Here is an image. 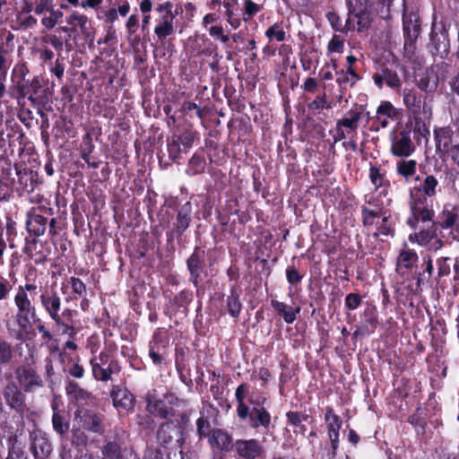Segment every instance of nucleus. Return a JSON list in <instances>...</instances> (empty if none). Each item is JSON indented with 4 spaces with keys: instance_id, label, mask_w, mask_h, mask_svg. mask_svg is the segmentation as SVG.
<instances>
[{
    "instance_id": "nucleus-1",
    "label": "nucleus",
    "mask_w": 459,
    "mask_h": 459,
    "mask_svg": "<svg viewBox=\"0 0 459 459\" xmlns=\"http://www.w3.org/2000/svg\"><path fill=\"white\" fill-rule=\"evenodd\" d=\"M410 209L411 216L408 218L407 224L417 229L418 224L422 223V227L414 236H410V240L413 238L420 246L428 245L431 240L436 239L438 244L437 247L443 246V242L437 238L435 233V212L433 209V200H426V198L410 197Z\"/></svg>"
},
{
    "instance_id": "nucleus-2",
    "label": "nucleus",
    "mask_w": 459,
    "mask_h": 459,
    "mask_svg": "<svg viewBox=\"0 0 459 459\" xmlns=\"http://www.w3.org/2000/svg\"><path fill=\"white\" fill-rule=\"evenodd\" d=\"M448 27L445 22H432L431 31L429 33V43L428 48L429 52L440 58H445L450 52V39L448 35Z\"/></svg>"
},
{
    "instance_id": "nucleus-3",
    "label": "nucleus",
    "mask_w": 459,
    "mask_h": 459,
    "mask_svg": "<svg viewBox=\"0 0 459 459\" xmlns=\"http://www.w3.org/2000/svg\"><path fill=\"white\" fill-rule=\"evenodd\" d=\"M17 385L25 393H32L43 386V380L31 364H24L14 370Z\"/></svg>"
},
{
    "instance_id": "nucleus-4",
    "label": "nucleus",
    "mask_w": 459,
    "mask_h": 459,
    "mask_svg": "<svg viewBox=\"0 0 459 459\" xmlns=\"http://www.w3.org/2000/svg\"><path fill=\"white\" fill-rule=\"evenodd\" d=\"M421 21L418 14L411 13L403 14V27L404 37V50L408 55H413L415 43L421 31Z\"/></svg>"
},
{
    "instance_id": "nucleus-5",
    "label": "nucleus",
    "mask_w": 459,
    "mask_h": 459,
    "mask_svg": "<svg viewBox=\"0 0 459 459\" xmlns=\"http://www.w3.org/2000/svg\"><path fill=\"white\" fill-rule=\"evenodd\" d=\"M41 83L38 76H34L31 80L27 79L21 82H15L11 87V95L14 99L20 100L21 99L28 98V100L34 105L43 102L37 96L39 91L41 89Z\"/></svg>"
},
{
    "instance_id": "nucleus-6",
    "label": "nucleus",
    "mask_w": 459,
    "mask_h": 459,
    "mask_svg": "<svg viewBox=\"0 0 459 459\" xmlns=\"http://www.w3.org/2000/svg\"><path fill=\"white\" fill-rule=\"evenodd\" d=\"M22 391L13 381L9 382L3 390V395L7 405L21 416L29 412V408L25 403V394Z\"/></svg>"
},
{
    "instance_id": "nucleus-7",
    "label": "nucleus",
    "mask_w": 459,
    "mask_h": 459,
    "mask_svg": "<svg viewBox=\"0 0 459 459\" xmlns=\"http://www.w3.org/2000/svg\"><path fill=\"white\" fill-rule=\"evenodd\" d=\"M92 374L97 380L108 381L113 374H118L120 367L118 363L108 355L100 354V357L91 359Z\"/></svg>"
},
{
    "instance_id": "nucleus-8",
    "label": "nucleus",
    "mask_w": 459,
    "mask_h": 459,
    "mask_svg": "<svg viewBox=\"0 0 459 459\" xmlns=\"http://www.w3.org/2000/svg\"><path fill=\"white\" fill-rule=\"evenodd\" d=\"M435 233L437 234V227L442 229H452L455 230L456 235L453 234V239L459 238V207L454 204H446L443 211L437 217V221H435Z\"/></svg>"
},
{
    "instance_id": "nucleus-9",
    "label": "nucleus",
    "mask_w": 459,
    "mask_h": 459,
    "mask_svg": "<svg viewBox=\"0 0 459 459\" xmlns=\"http://www.w3.org/2000/svg\"><path fill=\"white\" fill-rule=\"evenodd\" d=\"M234 451L241 459H257L264 454L263 445L255 438L236 440Z\"/></svg>"
},
{
    "instance_id": "nucleus-10",
    "label": "nucleus",
    "mask_w": 459,
    "mask_h": 459,
    "mask_svg": "<svg viewBox=\"0 0 459 459\" xmlns=\"http://www.w3.org/2000/svg\"><path fill=\"white\" fill-rule=\"evenodd\" d=\"M205 265V251L199 247H195L194 252L186 260L187 270L190 273L189 281L198 287L201 281V273Z\"/></svg>"
},
{
    "instance_id": "nucleus-11",
    "label": "nucleus",
    "mask_w": 459,
    "mask_h": 459,
    "mask_svg": "<svg viewBox=\"0 0 459 459\" xmlns=\"http://www.w3.org/2000/svg\"><path fill=\"white\" fill-rule=\"evenodd\" d=\"M247 415L241 419L247 420L251 429H258L260 428L268 430L272 425V417L270 412L264 408L247 407Z\"/></svg>"
},
{
    "instance_id": "nucleus-12",
    "label": "nucleus",
    "mask_w": 459,
    "mask_h": 459,
    "mask_svg": "<svg viewBox=\"0 0 459 459\" xmlns=\"http://www.w3.org/2000/svg\"><path fill=\"white\" fill-rule=\"evenodd\" d=\"M75 426L92 432H100L103 429L101 417L94 411L88 410L77 411L74 427Z\"/></svg>"
},
{
    "instance_id": "nucleus-13",
    "label": "nucleus",
    "mask_w": 459,
    "mask_h": 459,
    "mask_svg": "<svg viewBox=\"0 0 459 459\" xmlns=\"http://www.w3.org/2000/svg\"><path fill=\"white\" fill-rule=\"evenodd\" d=\"M391 153L399 158L409 157L414 151L415 146L410 134L406 131L400 132L399 134L392 138Z\"/></svg>"
},
{
    "instance_id": "nucleus-14",
    "label": "nucleus",
    "mask_w": 459,
    "mask_h": 459,
    "mask_svg": "<svg viewBox=\"0 0 459 459\" xmlns=\"http://www.w3.org/2000/svg\"><path fill=\"white\" fill-rule=\"evenodd\" d=\"M355 19L356 24L358 26L357 30L359 32L368 30L372 21L370 17L369 9H351V11H349L348 18L346 20L344 26L345 30H354L356 29V25L354 22Z\"/></svg>"
},
{
    "instance_id": "nucleus-15",
    "label": "nucleus",
    "mask_w": 459,
    "mask_h": 459,
    "mask_svg": "<svg viewBox=\"0 0 459 459\" xmlns=\"http://www.w3.org/2000/svg\"><path fill=\"white\" fill-rule=\"evenodd\" d=\"M372 78L379 89L383 88L384 83L393 90H398L402 86V81L397 73L385 65H381Z\"/></svg>"
},
{
    "instance_id": "nucleus-16",
    "label": "nucleus",
    "mask_w": 459,
    "mask_h": 459,
    "mask_svg": "<svg viewBox=\"0 0 459 459\" xmlns=\"http://www.w3.org/2000/svg\"><path fill=\"white\" fill-rule=\"evenodd\" d=\"M438 180L434 175H427L422 183L410 191V197L433 200L437 195Z\"/></svg>"
},
{
    "instance_id": "nucleus-17",
    "label": "nucleus",
    "mask_w": 459,
    "mask_h": 459,
    "mask_svg": "<svg viewBox=\"0 0 459 459\" xmlns=\"http://www.w3.org/2000/svg\"><path fill=\"white\" fill-rule=\"evenodd\" d=\"M325 420L327 425L328 437L331 441L333 454L334 455L339 446V430L342 427V420L340 417L333 412L332 408H326Z\"/></svg>"
},
{
    "instance_id": "nucleus-18",
    "label": "nucleus",
    "mask_w": 459,
    "mask_h": 459,
    "mask_svg": "<svg viewBox=\"0 0 459 459\" xmlns=\"http://www.w3.org/2000/svg\"><path fill=\"white\" fill-rule=\"evenodd\" d=\"M7 326L18 339L30 338L34 333L30 317H11L7 321Z\"/></svg>"
},
{
    "instance_id": "nucleus-19",
    "label": "nucleus",
    "mask_w": 459,
    "mask_h": 459,
    "mask_svg": "<svg viewBox=\"0 0 459 459\" xmlns=\"http://www.w3.org/2000/svg\"><path fill=\"white\" fill-rule=\"evenodd\" d=\"M30 451L34 459H48L52 452V445L45 435L35 433L31 437Z\"/></svg>"
},
{
    "instance_id": "nucleus-20",
    "label": "nucleus",
    "mask_w": 459,
    "mask_h": 459,
    "mask_svg": "<svg viewBox=\"0 0 459 459\" xmlns=\"http://www.w3.org/2000/svg\"><path fill=\"white\" fill-rule=\"evenodd\" d=\"M212 447L221 452H230L234 450L235 442L233 437L222 429H212L209 437Z\"/></svg>"
},
{
    "instance_id": "nucleus-21",
    "label": "nucleus",
    "mask_w": 459,
    "mask_h": 459,
    "mask_svg": "<svg viewBox=\"0 0 459 459\" xmlns=\"http://www.w3.org/2000/svg\"><path fill=\"white\" fill-rule=\"evenodd\" d=\"M192 205L189 202L180 207L177 213L176 222L172 233L180 237L189 227L191 222Z\"/></svg>"
},
{
    "instance_id": "nucleus-22",
    "label": "nucleus",
    "mask_w": 459,
    "mask_h": 459,
    "mask_svg": "<svg viewBox=\"0 0 459 459\" xmlns=\"http://www.w3.org/2000/svg\"><path fill=\"white\" fill-rule=\"evenodd\" d=\"M403 97L404 105L410 112L414 116L420 115L423 103L422 95L415 89H404Z\"/></svg>"
},
{
    "instance_id": "nucleus-23",
    "label": "nucleus",
    "mask_w": 459,
    "mask_h": 459,
    "mask_svg": "<svg viewBox=\"0 0 459 459\" xmlns=\"http://www.w3.org/2000/svg\"><path fill=\"white\" fill-rule=\"evenodd\" d=\"M147 410L151 414L161 419H168L173 414L172 408L167 404L165 400L151 396L147 398Z\"/></svg>"
},
{
    "instance_id": "nucleus-24",
    "label": "nucleus",
    "mask_w": 459,
    "mask_h": 459,
    "mask_svg": "<svg viewBox=\"0 0 459 459\" xmlns=\"http://www.w3.org/2000/svg\"><path fill=\"white\" fill-rule=\"evenodd\" d=\"M26 221V229L29 233L35 237L44 235L47 230L48 219L40 214L28 213Z\"/></svg>"
},
{
    "instance_id": "nucleus-25",
    "label": "nucleus",
    "mask_w": 459,
    "mask_h": 459,
    "mask_svg": "<svg viewBox=\"0 0 459 459\" xmlns=\"http://www.w3.org/2000/svg\"><path fill=\"white\" fill-rule=\"evenodd\" d=\"M434 134L437 152H447L452 143V129L448 126L437 128Z\"/></svg>"
},
{
    "instance_id": "nucleus-26",
    "label": "nucleus",
    "mask_w": 459,
    "mask_h": 459,
    "mask_svg": "<svg viewBox=\"0 0 459 459\" xmlns=\"http://www.w3.org/2000/svg\"><path fill=\"white\" fill-rule=\"evenodd\" d=\"M112 399L116 407H120L126 411L134 408V397L127 390L119 389L113 391Z\"/></svg>"
},
{
    "instance_id": "nucleus-27",
    "label": "nucleus",
    "mask_w": 459,
    "mask_h": 459,
    "mask_svg": "<svg viewBox=\"0 0 459 459\" xmlns=\"http://www.w3.org/2000/svg\"><path fill=\"white\" fill-rule=\"evenodd\" d=\"M169 340L166 332L158 331L153 334L149 349L168 355Z\"/></svg>"
},
{
    "instance_id": "nucleus-28",
    "label": "nucleus",
    "mask_w": 459,
    "mask_h": 459,
    "mask_svg": "<svg viewBox=\"0 0 459 459\" xmlns=\"http://www.w3.org/2000/svg\"><path fill=\"white\" fill-rule=\"evenodd\" d=\"M241 292L242 290L240 287L237 285L231 286L230 294L227 299L228 312L230 314V316H237L241 310L242 305L239 300Z\"/></svg>"
},
{
    "instance_id": "nucleus-29",
    "label": "nucleus",
    "mask_w": 459,
    "mask_h": 459,
    "mask_svg": "<svg viewBox=\"0 0 459 459\" xmlns=\"http://www.w3.org/2000/svg\"><path fill=\"white\" fill-rule=\"evenodd\" d=\"M174 18L173 14H165L162 16V21L155 27L154 32L160 40L165 39L174 32Z\"/></svg>"
},
{
    "instance_id": "nucleus-30",
    "label": "nucleus",
    "mask_w": 459,
    "mask_h": 459,
    "mask_svg": "<svg viewBox=\"0 0 459 459\" xmlns=\"http://www.w3.org/2000/svg\"><path fill=\"white\" fill-rule=\"evenodd\" d=\"M437 264L438 267V278L448 276L451 273V267L453 266L455 273L454 279L455 281L459 279V264L457 263H453V260L451 258L441 257L437 259Z\"/></svg>"
},
{
    "instance_id": "nucleus-31",
    "label": "nucleus",
    "mask_w": 459,
    "mask_h": 459,
    "mask_svg": "<svg viewBox=\"0 0 459 459\" xmlns=\"http://www.w3.org/2000/svg\"><path fill=\"white\" fill-rule=\"evenodd\" d=\"M248 387L246 384L239 385L235 392V397L238 402L237 415L239 419H244L247 414V405L245 403V398L247 394Z\"/></svg>"
},
{
    "instance_id": "nucleus-32",
    "label": "nucleus",
    "mask_w": 459,
    "mask_h": 459,
    "mask_svg": "<svg viewBox=\"0 0 459 459\" xmlns=\"http://www.w3.org/2000/svg\"><path fill=\"white\" fill-rule=\"evenodd\" d=\"M206 161L204 156L195 153L188 161L186 174L195 176L204 172Z\"/></svg>"
},
{
    "instance_id": "nucleus-33",
    "label": "nucleus",
    "mask_w": 459,
    "mask_h": 459,
    "mask_svg": "<svg viewBox=\"0 0 459 459\" xmlns=\"http://www.w3.org/2000/svg\"><path fill=\"white\" fill-rule=\"evenodd\" d=\"M196 132L190 129H184L180 134H174L171 137L176 140L183 147L185 153L193 146L196 137Z\"/></svg>"
},
{
    "instance_id": "nucleus-34",
    "label": "nucleus",
    "mask_w": 459,
    "mask_h": 459,
    "mask_svg": "<svg viewBox=\"0 0 459 459\" xmlns=\"http://www.w3.org/2000/svg\"><path fill=\"white\" fill-rule=\"evenodd\" d=\"M360 118H361L360 111L350 110L346 114L345 117L337 121L336 127L339 128V127L344 126V127L350 128L351 130L355 131L359 127V121L360 120Z\"/></svg>"
},
{
    "instance_id": "nucleus-35",
    "label": "nucleus",
    "mask_w": 459,
    "mask_h": 459,
    "mask_svg": "<svg viewBox=\"0 0 459 459\" xmlns=\"http://www.w3.org/2000/svg\"><path fill=\"white\" fill-rule=\"evenodd\" d=\"M52 409L54 411L52 416L53 429L58 434L64 435L68 431L69 423L65 420V417L59 411H56V403H52Z\"/></svg>"
},
{
    "instance_id": "nucleus-36",
    "label": "nucleus",
    "mask_w": 459,
    "mask_h": 459,
    "mask_svg": "<svg viewBox=\"0 0 459 459\" xmlns=\"http://www.w3.org/2000/svg\"><path fill=\"white\" fill-rule=\"evenodd\" d=\"M41 299L44 307L50 314V316H56L60 308V299L56 293L47 292L41 295Z\"/></svg>"
},
{
    "instance_id": "nucleus-37",
    "label": "nucleus",
    "mask_w": 459,
    "mask_h": 459,
    "mask_svg": "<svg viewBox=\"0 0 459 459\" xmlns=\"http://www.w3.org/2000/svg\"><path fill=\"white\" fill-rule=\"evenodd\" d=\"M74 22L77 23L78 28H80L82 34L85 39L90 38L91 30L88 25V18L85 15L78 14L77 13H74L67 18V23L73 25Z\"/></svg>"
},
{
    "instance_id": "nucleus-38",
    "label": "nucleus",
    "mask_w": 459,
    "mask_h": 459,
    "mask_svg": "<svg viewBox=\"0 0 459 459\" xmlns=\"http://www.w3.org/2000/svg\"><path fill=\"white\" fill-rule=\"evenodd\" d=\"M417 162L413 160H403L397 162V173L406 179L416 172Z\"/></svg>"
},
{
    "instance_id": "nucleus-39",
    "label": "nucleus",
    "mask_w": 459,
    "mask_h": 459,
    "mask_svg": "<svg viewBox=\"0 0 459 459\" xmlns=\"http://www.w3.org/2000/svg\"><path fill=\"white\" fill-rule=\"evenodd\" d=\"M175 427L176 426L173 421H167L160 426L157 432V437L161 444L166 445L172 440L173 437L170 433L174 430Z\"/></svg>"
},
{
    "instance_id": "nucleus-40",
    "label": "nucleus",
    "mask_w": 459,
    "mask_h": 459,
    "mask_svg": "<svg viewBox=\"0 0 459 459\" xmlns=\"http://www.w3.org/2000/svg\"><path fill=\"white\" fill-rule=\"evenodd\" d=\"M2 437L6 440L8 452L14 449L23 448L18 442V437L15 430L12 427H6L4 429Z\"/></svg>"
},
{
    "instance_id": "nucleus-41",
    "label": "nucleus",
    "mask_w": 459,
    "mask_h": 459,
    "mask_svg": "<svg viewBox=\"0 0 459 459\" xmlns=\"http://www.w3.org/2000/svg\"><path fill=\"white\" fill-rule=\"evenodd\" d=\"M272 306L279 316H296L300 312V307L299 306L291 307L287 303L277 300H272Z\"/></svg>"
},
{
    "instance_id": "nucleus-42",
    "label": "nucleus",
    "mask_w": 459,
    "mask_h": 459,
    "mask_svg": "<svg viewBox=\"0 0 459 459\" xmlns=\"http://www.w3.org/2000/svg\"><path fill=\"white\" fill-rule=\"evenodd\" d=\"M65 390L68 396L75 400H86L90 397V394L74 382H69Z\"/></svg>"
},
{
    "instance_id": "nucleus-43",
    "label": "nucleus",
    "mask_w": 459,
    "mask_h": 459,
    "mask_svg": "<svg viewBox=\"0 0 459 459\" xmlns=\"http://www.w3.org/2000/svg\"><path fill=\"white\" fill-rule=\"evenodd\" d=\"M103 459H123L120 446L117 442H108L102 449Z\"/></svg>"
},
{
    "instance_id": "nucleus-44",
    "label": "nucleus",
    "mask_w": 459,
    "mask_h": 459,
    "mask_svg": "<svg viewBox=\"0 0 459 459\" xmlns=\"http://www.w3.org/2000/svg\"><path fill=\"white\" fill-rule=\"evenodd\" d=\"M418 255L413 250H403L398 257V262L406 269L412 268L413 264L417 262Z\"/></svg>"
},
{
    "instance_id": "nucleus-45",
    "label": "nucleus",
    "mask_w": 459,
    "mask_h": 459,
    "mask_svg": "<svg viewBox=\"0 0 459 459\" xmlns=\"http://www.w3.org/2000/svg\"><path fill=\"white\" fill-rule=\"evenodd\" d=\"M336 82L341 89H346L348 84L352 87L359 80V75L347 74L343 72V69L336 72Z\"/></svg>"
},
{
    "instance_id": "nucleus-46",
    "label": "nucleus",
    "mask_w": 459,
    "mask_h": 459,
    "mask_svg": "<svg viewBox=\"0 0 459 459\" xmlns=\"http://www.w3.org/2000/svg\"><path fill=\"white\" fill-rule=\"evenodd\" d=\"M168 152L169 157L174 161L178 162L181 159V153L184 152L183 147L174 140L172 137L168 138Z\"/></svg>"
},
{
    "instance_id": "nucleus-47",
    "label": "nucleus",
    "mask_w": 459,
    "mask_h": 459,
    "mask_svg": "<svg viewBox=\"0 0 459 459\" xmlns=\"http://www.w3.org/2000/svg\"><path fill=\"white\" fill-rule=\"evenodd\" d=\"M15 303L23 316H28L31 312L30 302L24 291L21 290L17 293L15 297Z\"/></svg>"
},
{
    "instance_id": "nucleus-48",
    "label": "nucleus",
    "mask_w": 459,
    "mask_h": 459,
    "mask_svg": "<svg viewBox=\"0 0 459 459\" xmlns=\"http://www.w3.org/2000/svg\"><path fill=\"white\" fill-rule=\"evenodd\" d=\"M223 7L225 8V15L228 22L233 29L238 28L241 23L239 14L234 12L233 6L229 2H223Z\"/></svg>"
},
{
    "instance_id": "nucleus-49",
    "label": "nucleus",
    "mask_w": 459,
    "mask_h": 459,
    "mask_svg": "<svg viewBox=\"0 0 459 459\" xmlns=\"http://www.w3.org/2000/svg\"><path fill=\"white\" fill-rule=\"evenodd\" d=\"M82 143H83L84 146L82 147V150H81V158L85 162L89 163L90 156L95 148V146L92 143V137L89 133H87L83 136Z\"/></svg>"
},
{
    "instance_id": "nucleus-50",
    "label": "nucleus",
    "mask_w": 459,
    "mask_h": 459,
    "mask_svg": "<svg viewBox=\"0 0 459 459\" xmlns=\"http://www.w3.org/2000/svg\"><path fill=\"white\" fill-rule=\"evenodd\" d=\"M377 324V317H369L366 320L365 324L360 326H356L354 335H366L374 331Z\"/></svg>"
},
{
    "instance_id": "nucleus-51",
    "label": "nucleus",
    "mask_w": 459,
    "mask_h": 459,
    "mask_svg": "<svg viewBox=\"0 0 459 459\" xmlns=\"http://www.w3.org/2000/svg\"><path fill=\"white\" fill-rule=\"evenodd\" d=\"M361 213L364 226H372L375 223V219L381 216L380 211H374L366 206L361 207Z\"/></svg>"
},
{
    "instance_id": "nucleus-52",
    "label": "nucleus",
    "mask_w": 459,
    "mask_h": 459,
    "mask_svg": "<svg viewBox=\"0 0 459 459\" xmlns=\"http://www.w3.org/2000/svg\"><path fill=\"white\" fill-rule=\"evenodd\" d=\"M29 74V68L27 67L26 64H18L14 66L12 74V81L13 84L15 82H21L24 80H27L26 76Z\"/></svg>"
},
{
    "instance_id": "nucleus-53",
    "label": "nucleus",
    "mask_w": 459,
    "mask_h": 459,
    "mask_svg": "<svg viewBox=\"0 0 459 459\" xmlns=\"http://www.w3.org/2000/svg\"><path fill=\"white\" fill-rule=\"evenodd\" d=\"M13 352L11 345L0 339V363L7 364L12 360Z\"/></svg>"
},
{
    "instance_id": "nucleus-54",
    "label": "nucleus",
    "mask_w": 459,
    "mask_h": 459,
    "mask_svg": "<svg viewBox=\"0 0 459 459\" xmlns=\"http://www.w3.org/2000/svg\"><path fill=\"white\" fill-rule=\"evenodd\" d=\"M69 284L74 294L79 297H83L86 294V285L79 278L71 277L69 279Z\"/></svg>"
},
{
    "instance_id": "nucleus-55",
    "label": "nucleus",
    "mask_w": 459,
    "mask_h": 459,
    "mask_svg": "<svg viewBox=\"0 0 459 459\" xmlns=\"http://www.w3.org/2000/svg\"><path fill=\"white\" fill-rule=\"evenodd\" d=\"M196 428L200 437L211 436V423L208 419L200 417L197 420Z\"/></svg>"
},
{
    "instance_id": "nucleus-56",
    "label": "nucleus",
    "mask_w": 459,
    "mask_h": 459,
    "mask_svg": "<svg viewBox=\"0 0 459 459\" xmlns=\"http://www.w3.org/2000/svg\"><path fill=\"white\" fill-rule=\"evenodd\" d=\"M142 459H168L160 448L147 446Z\"/></svg>"
},
{
    "instance_id": "nucleus-57",
    "label": "nucleus",
    "mask_w": 459,
    "mask_h": 459,
    "mask_svg": "<svg viewBox=\"0 0 459 459\" xmlns=\"http://www.w3.org/2000/svg\"><path fill=\"white\" fill-rule=\"evenodd\" d=\"M377 113V116H383L386 117H394L396 115L395 108L388 101L382 102L378 106Z\"/></svg>"
},
{
    "instance_id": "nucleus-58",
    "label": "nucleus",
    "mask_w": 459,
    "mask_h": 459,
    "mask_svg": "<svg viewBox=\"0 0 459 459\" xmlns=\"http://www.w3.org/2000/svg\"><path fill=\"white\" fill-rule=\"evenodd\" d=\"M49 13L50 16L44 17L41 22L45 27L51 29L55 27L58 19L63 16V13L60 11H55L54 9H51Z\"/></svg>"
},
{
    "instance_id": "nucleus-59",
    "label": "nucleus",
    "mask_w": 459,
    "mask_h": 459,
    "mask_svg": "<svg viewBox=\"0 0 459 459\" xmlns=\"http://www.w3.org/2000/svg\"><path fill=\"white\" fill-rule=\"evenodd\" d=\"M332 105L326 102V94L323 93L321 96H317L312 102L308 104L309 109H320V108H331Z\"/></svg>"
},
{
    "instance_id": "nucleus-60",
    "label": "nucleus",
    "mask_w": 459,
    "mask_h": 459,
    "mask_svg": "<svg viewBox=\"0 0 459 459\" xmlns=\"http://www.w3.org/2000/svg\"><path fill=\"white\" fill-rule=\"evenodd\" d=\"M286 418L290 425L299 427L301 426L303 420H307V416L303 415L298 411H288L286 413Z\"/></svg>"
},
{
    "instance_id": "nucleus-61",
    "label": "nucleus",
    "mask_w": 459,
    "mask_h": 459,
    "mask_svg": "<svg viewBox=\"0 0 459 459\" xmlns=\"http://www.w3.org/2000/svg\"><path fill=\"white\" fill-rule=\"evenodd\" d=\"M265 35L269 39L274 38L277 41H283L285 39V31L278 30V25L273 24L265 31Z\"/></svg>"
},
{
    "instance_id": "nucleus-62",
    "label": "nucleus",
    "mask_w": 459,
    "mask_h": 459,
    "mask_svg": "<svg viewBox=\"0 0 459 459\" xmlns=\"http://www.w3.org/2000/svg\"><path fill=\"white\" fill-rule=\"evenodd\" d=\"M286 277L288 282L293 285L300 282V281L302 280V275L299 274L298 270L293 266H290L287 268Z\"/></svg>"
},
{
    "instance_id": "nucleus-63",
    "label": "nucleus",
    "mask_w": 459,
    "mask_h": 459,
    "mask_svg": "<svg viewBox=\"0 0 459 459\" xmlns=\"http://www.w3.org/2000/svg\"><path fill=\"white\" fill-rule=\"evenodd\" d=\"M361 302V298L357 293H350L345 298V306L349 309L357 308Z\"/></svg>"
},
{
    "instance_id": "nucleus-64",
    "label": "nucleus",
    "mask_w": 459,
    "mask_h": 459,
    "mask_svg": "<svg viewBox=\"0 0 459 459\" xmlns=\"http://www.w3.org/2000/svg\"><path fill=\"white\" fill-rule=\"evenodd\" d=\"M448 86L451 93L459 98V71L450 78Z\"/></svg>"
}]
</instances>
